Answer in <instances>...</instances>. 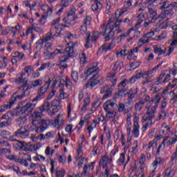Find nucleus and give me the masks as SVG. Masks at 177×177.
<instances>
[{"label": "nucleus", "instance_id": "f257e3e1", "mask_svg": "<svg viewBox=\"0 0 177 177\" xmlns=\"http://www.w3.org/2000/svg\"><path fill=\"white\" fill-rule=\"evenodd\" d=\"M160 100L161 95L158 93L149 102V107H147V113L142 118V122H147L145 125L142 127V132H146L147 127L153 124L152 120L156 117V113H157V109H158V104H160Z\"/></svg>", "mask_w": 177, "mask_h": 177}, {"label": "nucleus", "instance_id": "f03ea898", "mask_svg": "<svg viewBox=\"0 0 177 177\" xmlns=\"http://www.w3.org/2000/svg\"><path fill=\"white\" fill-rule=\"evenodd\" d=\"M43 113L44 111L39 107L35 109L34 113L32 115V125L33 127V131H35L36 133H42V132L46 129H48V127L50 125V120H41Z\"/></svg>", "mask_w": 177, "mask_h": 177}, {"label": "nucleus", "instance_id": "7ed1b4c3", "mask_svg": "<svg viewBox=\"0 0 177 177\" xmlns=\"http://www.w3.org/2000/svg\"><path fill=\"white\" fill-rule=\"evenodd\" d=\"M98 63L95 62L91 64H90L86 71L82 74V77L85 78V80H88L91 83H87V86H91V88H93L94 86H96L97 84L99 83V81L97 79L99 78V71H100V69H99Z\"/></svg>", "mask_w": 177, "mask_h": 177}, {"label": "nucleus", "instance_id": "20e7f679", "mask_svg": "<svg viewBox=\"0 0 177 177\" xmlns=\"http://www.w3.org/2000/svg\"><path fill=\"white\" fill-rule=\"evenodd\" d=\"M62 101L60 100H53L51 104L46 100L43 104L39 107L41 111H46L48 113V115H54L60 110V104Z\"/></svg>", "mask_w": 177, "mask_h": 177}, {"label": "nucleus", "instance_id": "39448f33", "mask_svg": "<svg viewBox=\"0 0 177 177\" xmlns=\"http://www.w3.org/2000/svg\"><path fill=\"white\" fill-rule=\"evenodd\" d=\"M42 85V80H36L33 82L28 83V81L25 82L21 86L19 87V91H21L22 93L19 94L20 97L23 99L25 96L30 95V89H35L38 86Z\"/></svg>", "mask_w": 177, "mask_h": 177}, {"label": "nucleus", "instance_id": "423d86ee", "mask_svg": "<svg viewBox=\"0 0 177 177\" xmlns=\"http://www.w3.org/2000/svg\"><path fill=\"white\" fill-rule=\"evenodd\" d=\"M57 82H59V77L57 76H54L52 80L49 79V80L44 86H42L37 90V96L40 97V99H44V97H45L46 92H48V89H49V86H50V84H52V88H55L57 84Z\"/></svg>", "mask_w": 177, "mask_h": 177}, {"label": "nucleus", "instance_id": "0eeeda50", "mask_svg": "<svg viewBox=\"0 0 177 177\" xmlns=\"http://www.w3.org/2000/svg\"><path fill=\"white\" fill-rule=\"evenodd\" d=\"M122 62L116 61L114 64L112 71L107 75L108 81H111L112 82L111 86H115V84H117V70L118 68L121 70L122 68Z\"/></svg>", "mask_w": 177, "mask_h": 177}, {"label": "nucleus", "instance_id": "6e6552de", "mask_svg": "<svg viewBox=\"0 0 177 177\" xmlns=\"http://www.w3.org/2000/svg\"><path fill=\"white\" fill-rule=\"evenodd\" d=\"M112 163L113 160L107 154L102 156L100 165H102V168H105L104 177H109V175H110V169L108 168L107 165H111Z\"/></svg>", "mask_w": 177, "mask_h": 177}, {"label": "nucleus", "instance_id": "1a4fd4ad", "mask_svg": "<svg viewBox=\"0 0 177 177\" xmlns=\"http://www.w3.org/2000/svg\"><path fill=\"white\" fill-rule=\"evenodd\" d=\"M17 99L19 100H21L22 99L20 97V94H19V92H15L13 93L12 96L11 97V99L8 104L3 105L0 107V113H3V111H6V110H9V109L12 108V106L17 102Z\"/></svg>", "mask_w": 177, "mask_h": 177}, {"label": "nucleus", "instance_id": "9d476101", "mask_svg": "<svg viewBox=\"0 0 177 177\" xmlns=\"http://www.w3.org/2000/svg\"><path fill=\"white\" fill-rule=\"evenodd\" d=\"M101 30L103 34L106 35L104 37L106 41H109V39H114V31H113V30L109 27V25L103 24L101 25Z\"/></svg>", "mask_w": 177, "mask_h": 177}, {"label": "nucleus", "instance_id": "9b49d317", "mask_svg": "<svg viewBox=\"0 0 177 177\" xmlns=\"http://www.w3.org/2000/svg\"><path fill=\"white\" fill-rule=\"evenodd\" d=\"M159 10H168L169 12H174V9L176 8V2H172L169 3V1H165L159 3L158 5Z\"/></svg>", "mask_w": 177, "mask_h": 177}, {"label": "nucleus", "instance_id": "f8f14e48", "mask_svg": "<svg viewBox=\"0 0 177 177\" xmlns=\"http://www.w3.org/2000/svg\"><path fill=\"white\" fill-rule=\"evenodd\" d=\"M35 104L27 102L16 112V115H21L26 113H32L34 109H35Z\"/></svg>", "mask_w": 177, "mask_h": 177}, {"label": "nucleus", "instance_id": "ddd939ff", "mask_svg": "<svg viewBox=\"0 0 177 177\" xmlns=\"http://www.w3.org/2000/svg\"><path fill=\"white\" fill-rule=\"evenodd\" d=\"M64 113L60 112L52 123L53 127L58 129H62L64 125Z\"/></svg>", "mask_w": 177, "mask_h": 177}, {"label": "nucleus", "instance_id": "4468645a", "mask_svg": "<svg viewBox=\"0 0 177 177\" xmlns=\"http://www.w3.org/2000/svg\"><path fill=\"white\" fill-rule=\"evenodd\" d=\"M147 102H151L149 95H146L144 98H140L138 102H136L134 105V110L136 111H142L143 107H145V105L146 103H147Z\"/></svg>", "mask_w": 177, "mask_h": 177}, {"label": "nucleus", "instance_id": "2eb2a0df", "mask_svg": "<svg viewBox=\"0 0 177 177\" xmlns=\"http://www.w3.org/2000/svg\"><path fill=\"white\" fill-rule=\"evenodd\" d=\"M142 147L146 153L147 158L150 160V158H151V153H150V152L154 150V147H157V143L155 140H151L147 144L145 145Z\"/></svg>", "mask_w": 177, "mask_h": 177}, {"label": "nucleus", "instance_id": "dca6fc26", "mask_svg": "<svg viewBox=\"0 0 177 177\" xmlns=\"http://www.w3.org/2000/svg\"><path fill=\"white\" fill-rule=\"evenodd\" d=\"M140 128V125H139V117L135 115L133 118V130L131 131L134 138H139L140 135V132L139 131Z\"/></svg>", "mask_w": 177, "mask_h": 177}, {"label": "nucleus", "instance_id": "f3484780", "mask_svg": "<svg viewBox=\"0 0 177 177\" xmlns=\"http://www.w3.org/2000/svg\"><path fill=\"white\" fill-rule=\"evenodd\" d=\"M62 27H71V25H69V24L65 23L64 24H61L56 25L55 26H53L50 28V30H53V32L55 35V37H60L62 35V31H63Z\"/></svg>", "mask_w": 177, "mask_h": 177}, {"label": "nucleus", "instance_id": "a211bd4d", "mask_svg": "<svg viewBox=\"0 0 177 177\" xmlns=\"http://www.w3.org/2000/svg\"><path fill=\"white\" fill-rule=\"evenodd\" d=\"M76 11L77 10L75 8H72L68 13L67 17L62 19V21H64V23H67V24L71 26V21H74V20L78 19V17L74 16V15H75Z\"/></svg>", "mask_w": 177, "mask_h": 177}, {"label": "nucleus", "instance_id": "6ab92c4d", "mask_svg": "<svg viewBox=\"0 0 177 177\" xmlns=\"http://www.w3.org/2000/svg\"><path fill=\"white\" fill-rule=\"evenodd\" d=\"M77 46V43H69L67 44L66 47L65 48V52L66 55L68 57H74V55H75V47Z\"/></svg>", "mask_w": 177, "mask_h": 177}, {"label": "nucleus", "instance_id": "aec40b11", "mask_svg": "<svg viewBox=\"0 0 177 177\" xmlns=\"http://www.w3.org/2000/svg\"><path fill=\"white\" fill-rule=\"evenodd\" d=\"M29 135L30 131L24 127H21L15 133V136H17V138H21V139H26V138H28Z\"/></svg>", "mask_w": 177, "mask_h": 177}, {"label": "nucleus", "instance_id": "412c9836", "mask_svg": "<svg viewBox=\"0 0 177 177\" xmlns=\"http://www.w3.org/2000/svg\"><path fill=\"white\" fill-rule=\"evenodd\" d=\"M171 80V75L169 74H164L161 73L157 81L154 82L155 85H162V84H165Z\"/></svg>", "mask_w": 177, "mask_h": 177}, {"label": "nucleus", "instance_id": "4be33fe9", "mask_svg": "<svg viewBox=\"0 0 177 177\" xmlns=\"http://www.w3.org/2000/svg\"><path fill=\"white\" fill-rule=\"evenodd\" d=\"M101 93H105L102 99H107L113 95V88L109 86V85H105L100 90Z\"/></svg>", "mask_w": 177, "mask_h": 177}, {"label": "nucleus", "instance_id": "5701e85b", "mask_svg": "<svg viewBox=\"0 0 177 177\" xmlns=\"http://www.w3.org/2000/svg\"><path fill=\"white\" fill-rule=\"evenodd\" d=\"M148 12L149 13V21H151V23H156L159 19L157 10H154L153 8H148Z\"/></svg>", "mask_w": 177, "mask_h": 177}, {"label": "nucleus", "instance_id": "b1692460", "mask_svg": "<svg viewBox=\"0 0 177 177\" xmlns=\"http://www.w3.org/2000/svg\"><path fill=\"white\" fill-rule=\"evenodd\" d=\"M117 104V101L115 100H109L104 103L103 108L106 113H109V111H111V109L110 107H114Z\"/></svg>", "mask_w": 177, "mask_h": 177}, {"label": "nucleus", "instance_id": "393cba45", "mask_svg": "<svg viewBox=\"0 0 177 177\" xmlns=\"http://www.w3.org/2000/svg\"><path fill=\"white\" fill-rule=\"evenodd\" d=\"M153 53L156 55H158V56H162V55H165L167 53V47L165 46H162L160 47L157 45H155L153 46Z\"/></svg>", "mask_w": 177, "mask_h": 177}, {"label": "nucleus", "instance_id": "a878e982", "mask_svg": "<svg viewBox=\"0 0 177 177\" xmlns=\"http://www.w3.org/2000/svg\"><path fill=\"white\" fill-rule=\"evenodd\" d=\"M91 104V97L88 95L84 96V103L83 106L81 108L80 113L81 114H84L86 110H88V107Z\"/></svg>", "mask_w": 177, "mask_h": 177}, {"label": "nucleus", "instance_id": "bb28decb", "mask_svg": "<svg viewBox=\"0 0 177 177\" xmlns=\"http://www.w3.org/2000/svg\"><path fill=\"white\" fill-rule=\"evenodd\" d=\"M165 159L161 157H156L155 160L151 163V167L153 168L152 170V174H154L156 172V170L157 169V167L158 165H161V164H164Z\"/></svg>", "mask_w": 177, "mask_h": 177}, {"label": "nucleus", "instance_id": "cd10ccee", "mask_svg": "<svg viewBox=\"0 0 177 177\" xmlns=\"http://www.w3.org/2000/svg\"><path fill=\"white\" fill-rule=\"evenodd\" d=\"M69 57H68V55H67L59 57V68L61 70H65L66 68H67V64H63V63H66V62L68 60Z\"/></svg>", "mask_w": 177, "mask_h": 177}, {"label": "nucleus", "instance_id": "c85d7f7f", "mask_svg": "<svg viewBox=\"0 0 177 177\" xmlns=\"http://www.w3.org/2000/svg\"><path fill=\"white\" fill-rule=\"evenodd\" d=\"M129 160H130V158H129V156H128L127 161L125 162V152H123L120 154V157H119L118 160H117V165L119 166H122L124 165V167H125V165H127V164H128V162H129Z\"/></svg>", "mask_w": 177, "mask_h": 177}, {"label": "nucleus", "instance_id": "c756f323", "mask_svg": "<svg viewBox=\"0 0 177 177\" xmlns=\"http://www.w3.org/2000/svg\"><path fill=\"white\" fill-rule=\"evenodd\" d=\"M145 13H141L139 14L138 16L137 17L138 19V22L136 24L135 26L133 27V30H139L140 27H142L141 24L143 23V20L145 17Z\"/></svg>", "mask_w": 177, "mask_h": 177}, {"label": "nucleus", "instance_id": "7c9ffc66", "mask_svg": "<svg viewBox=\"0 0 177 177\" xmlns=\"http://www.w3.org/2000/svg\"><path fill=\"white\" fill-rule=\"evenodd\" d=\"M138 92H139V88L136 87V88H130L129 90V96L127 98V100L131 102V101L133 99H135V96H136Z\"/></svg>", "mask_w": 177, "mask_h": 177}, {"label": "nucleus", "instance_id": "2f4dec72", "mask_svg": "<svg viewBox=\"0 0 177 177\" xmlns=\"http://www.w3.org/2000/svg\"><path fill=\"white\" fill-rule=\"evenodd\" d=\"M64 85L68 88H71V86L73 85V83L68 77H66V80L64 79H61L59 81V88H63Z\"/></svg>", "mask_w": 177, "mask_h": 177}, {"label": "nucleus", "instance_id": "473e14b6", "mask_svg": "<svg viewBox=\"0 0 177 177\" xmlns=\"http://www.w3.org/2000/svg\"><path fill=\"white\" fill-rule=\"evenodd\" d=\"M19 146L21 149H22V150H25V151H30V150H31V148L32 147L31 142H20L19 143Z\"/></svg>", "mask_w": 177, "mask_h": 177}, {"label": "nucleus", "instance_id": "72a5a7b5", "mask_svg": "<svg viewBox=\"0 0 177 177\" xmlns=\"http://www.w3.org/2000/svg\"><path fill=\"white\" fill-rule=\"evenodd\" d=\"M62 53H64V50L55 48L53 52L48 53L47 56L48 59H53V57H55L57 55H62Z\"/></svg>", "mask_w": 177, "mask_h": 177}, {"label": "nucleus", "instance_id": "f704fd0d", "mask_svg": "<svg viewBox=\"0 0 177 177\" xmlns=\"http://www.w3.org/2000/svg\"><path fill=\"white\" fill-rule=\"evenodd\" d=\"M26 81V73H19L16 78L15 79V84H24Z\"/></svg>", "mask_w": 177, "mask_h": 177}, {"label": "nucleus", "instance_id": "c9c22d12", "mask_svg": "<svg viewBox=\"0 0 177 177\" xmlns=\"http://www.w3.org/2000/svg\"><path fill=\"white\" fill-rule=\"evenodd\" d=\"M164 177H174L175 175V170L172 168V166H169L165 171H164Z\"/></svg>", "mask_w": 177, "mask_h": 177}, {"label": "nucleus", "instance_id": "e433bc0d", "mask_svg": "<svg viewBox=\"0 0 177 177\" xmlns=\"http://www.w3.org/2000/svg\"><path fill=\"white\" fill-rule=\"evenodd\" d=\"M117 114H118V112L112 110L106 112L105 117L107 120L113 118V122H115V117H117Z\"/></svg>", "mask_w": 177, "mask_h": 177}, {"label": "nucleus", "instance_id": "4c0bfd02", "mask_svg": "<svg viewBox=\"0 0 177 177\" xmlns=\"http://www.w3.org/2000/svg\"><path fill=\"white\" fill-rule=\"evenodd\" d=\"M95 164H96V162H92L91 165H85L83 167V171H82V175H86V172H88V168L89 171H93L95 169Z\"/></svg>", "mask_w": 177, "mask_h": 177}, {"label": "nucleus", "instance_id": "58836bf2", "mask_svg": "<svg viewBox=\"0 0 177 177\" xmlns=\"http://www.w3.org/2000/svg\"><path fill=\"white\" fill-rule=\"evenodd\" d=\"M55 41V33H53V30H50L46 36L43 38V41L45 42H48V41Z\"/></svg>", "mask_w": 177, "mask_h": 177}, {"label": "nucleus", "instance_id": "ea45409f", "mask_svg": "<svg viewBox=\"0 0 177 177\" xmlns=\"http://www.w3.org/2000/svg\"><path fill=\"white\" fill-rule=\"evenodd\" d=\"M102 8H103V3H94L91 5V10H93L94 13H97L99 10H102Z\"/></svg>", "mask_w": 177, "mask_h": 177}, {"label": "nucleus", "instance_id": "a19ab883", "mask_svg": "<svg viewBox=\"0 0 177 177\" xmlns=\"http://www.w3.org/2000/svg\"><path fill=\"white\" fill-rule=\"evenodd\" d=\"M90 119H91L90 114H87L84 117L82 118L79 122V125H80L81 128L84 127V124H86V125H88Z\"/></svg>", "mask_w": 177, "mask_h": 177}, {"label": "nucleus", "instance_id": "79ce46f5", "mask_svg": "<svg viewBox=\"0 0 177 177\" xmlns=\"http://www.w3.org/2000/svg\"><path fill=\"white\" fill-rule=\"evenodd\" d=\"M68 97V95L66 92H64V89H63V87H59V94L58 95V100L59 102H62V100H64V99H67Z\"/></svg>", "mask_w": 177, "mask_h": 177}, {"label": "nucleus", "instance_id": "37998d69", "mask_svg": "<svg viewBox=\"0 0 177 177\" xmlns=\"http://www.w3.org/2000/svg\"><path fill=\"white\" fill-rule=\"evenodd\" d=\"M174 11L165 10L162 11L160 15H158L159 19H162L165 20L167 16H174Z\"/></svg>", "mask_w": 177, "mask_h": 177}, {"label": "nucleus", "instance_id": "c03bdc74", "mask_svg": "<svg viewBox=\"0 0 177 177\" xmlns=\"http://www.w3.org/2000/svg\"><path fill=\"white\" fill-rule=\"evenodd\" d=\"M131 118H132V115H128L127 118V131L129 132V135H131V131H132V122L131 121Z\"/></svg>", "mask_w": 177, "mask_h": 177}, {"label": "nucleus", "instance_id": "a18cd8bd", "mask_svg": "<svg viewBox=\"0 0 177 177\" xmlns=\"http://www.w3.org/2000/svg\"><path fill=\"white\" fill-rule=\"evenodd\" d=\"M121 23H122V19H117L111 26H108L112 30H118L121 27Z\"/></svg>", "mask_w": 177, "mask_h": 177}, {"label": "nucleus", "instance_id": "49530a36", "mask_svg": "<svg viewBox=\"0 0 177 177\" xmlns=\"http://www.w3.org/2000/svg\"><path fill=\"white\" fill-rule=\"evenodd\" d=\"M135 30V29H133V28H131L129 30H127L126 32L122 33V35H119L118 39H120V41H124V39H125V38H127V37H129V34H131V32H132V30Z\"/></svg>", "mask_w": 177, "mask_h": 177}, {"label": "nucleus", "instance_id": "de8ad7c7", "mask_svg": "<svg viewBox=\"0 0 177 177\" xmlns=\"http://www.w3.org/2000/svg\"><path fill=\"white\" fill-rule=\"evenodd\" d=\"M44 44H45V42L44 41V39H39L36 42V48H35L36 50H37L38 52H41V50L44 47Z\"/></svg>", "mask_w": 177, "mask_h": 177}, {"label": "nucleus", "instance_id": "09e8293b", "mask_svg": "<svg viewBox=\"0 0 177 177\" xmlns=\"http://www.w3.org/2000/svg\"><path fill=\"white\" fill-rule=\"evenodd\" d=\"M118 113H123V114H127L128 111L125 108V104L122 103H120L118 106Z\"/></svg>", "mask_w": 177, "mask_h": 177}, {"label": "nucleus", "instance_id": "8fccbe9b", "mask_svg": "<svg viewBox=\"0 0 177 177\" xmlns=\"http://www.w3.org/2000/svg\"><path fill=\"white\" fill-rule=\"evenodd\" d=\"M150 41H151V37L146 35L139 39L140 44H149Z\"/></svg>", "mask_w": 177, "mask_h": 177}, {"label": "nucleus", "instance_id": "3c124183", "mask_svg": "<svg viewBox=\"0 0 177 177\" xmlns=\"http://www.w3.org/2000/svg\"><path fill=\"white\" fill-rule=\"evenodd\" d=\"M137 79L140 80V78H146L145 75V71L142 70H138L136 71V75Z\"/></svg>", "mask_w": 177, "mask_h": 177}, {"label": "nucleus", "instance_id": "603ef678", "mask_svg": "<svg viewBox=\"0 0 177 177\" xmlns=\"http://www.w3.org/2000/svg\"><path fill=\"white\" fill-rule=\"evenodd\" d=\"M12 57H17L19 60L24 59V53L16 51L12 54Z\"/></svg>", "mask_w": 177, "mask_h": 177}, {"label": "nucleus", "instance_id": "864d4df0", "mask_svg": "<svg viewBox=\"0 0 177 177\" xmlns=\"http://www.w3.org/2000/svg\"><path fill=\"white\" fill-rule=\"evenodd\" d=\"M138 147H139V142L136 140L132 145V153H133V154L138 153Z\"/></svg>", "mask_w": 177, "mask_h": 177}, {"label": "nucleus", "instance_id": "5fc2aeb1", "mask_svg": "<svg viewBox=\"0 0 177 177\" xmlns=\"http://www.w3.org/2000/svg\"><path fill=\"white\" fill-rule=\"evenodd\" d=\"M0 136L4 139H8L10 136V133L6 130H0Z\"/></svg>", "mask_w": 177, "mask_h": 177}, {"label": "nucleus", "instance_id": "6e6d98bb", "mask_svg": "<svg viewBox=\"0 0 177 177\" xmlns=\"http://www.w3.org/2000/svg\"><path fill=\"white\" fill-rule=\"evenodd\" d=\"M157 0H147L145 1V6H147V8H153L154 6V3H156V1Z\"/></svg>", "mask_w": 177, "mask_h": 177}, {"label": "nucleus", "instance_id": "4d7b16f0", "mask_svg": "<svg viewBox=\"0 0 177 177\" xmlns=\"http://www.w3.org/2000/svg\"><path fill=\"white\" fill-rule=\"evenodd\" d=\"M172 41L170 44L171 46H176L177 45V32H174L172 37Z\"/></svg>", "mask_w": 177, "mask_h": 177}, {"label": "nucleus", "instance_id": "13d9d810", "mask_svg": "<svg viewBox=\"0 0 177 177\" xmlns=\"http://www.w3.org/2000/svg\"><path fill=\"white\" fill-rule=\"evenodd\" d=\"M91 20H92L91 16H86L83 20V26H86V27L91 26Z\"/></svg>", "mask_w": 177, "mask_h": 177}, {"label": "nucleus", "instance_id": "bf43d9fd", "mask_svg": "<svg viewBox=\"0 0 177 177\" xmlns=\"http://www.w3.org/2000/svg\"><path fill=\"white\" fill-rule=\"evenodd\" d=\"M80 32L82 35H85V34H88V28L85 25H82L80 28Z\"/></svg>", "mask_w": 177, "mask_h": 177}, {"label": "nucleus", "instance_id": "052dcab7", "mask_svg": "<svg viewBox=\"0 0 177 177\" xmlns=\"http://www.w3.org/2000/svg\"><path fill=\"white\" fill-rule=\"evenodd\" d=\"M44 50L46 53H49V52H52V43L48 42L44 46Z\"/></svg>", "mask_w": 177, "mask_h": 177}, {"label": "nucleus", "instance_id": "680f3d73", "mask_svg": "<svg viewBox=\"0 0 177 177\" xmlns=\"http://www.w3.org/2000/svg\"><path fill=\"white\" fill-rule=\"evenodd\" d=\"M6 158H7V160H10V161H15V162L19 161V158H17V156L15 155L6 156Z\"/></svg>", "mask_w": 177, "mask_h": 177}, {"label": "nucleus", "instance_id": "e2e57ef3", "mask_svg": "<svg viewBox=\"0 0 177 177\" xmlns=\"http://www.w3.org/2000/svg\"><path fill=\"white\" fill-rule=\"evenodd\" d=\"M118 153V147H115L109 153V157L113 160V157Z\"/></svg>", "mask_w": 177, "mask_h": 177}, {"label": "nucleus", "instance_id": "0e129e2a", "mask_svg": "<svg viewBox=\"0 0 177 177\" xmlns=\"http://www.w3.org/2000/svg\"><path fill=\"white\" fill-rule=\"evenodd\" d=\"M167 38V33L162 32L160 35L156 37V41H162V39H165Z\"/></svg>", "mask_w": 177, "mask_h": 177}, {"label": "nucleus", "instance_id": "69168bd1", "mask_svg": "<svg viewBox=\"0 0 177 177\" xmlns=\"http://www.w3.org/2000/svg\"><path fill=\"white\" fill-rule=\"evenodd\" d=\"M73 124H68L65 128L66 132H67L69 135H71V133L74 132V130H73Z\"/></svg>", "mask_w": 177, "mask_h": 177}, {"label": "nucleus", "instance_id": "338daca9", "mask_svg": "<svg viewBox=\"0 0 177 177\" xmlns=\"http://www.w3.org/2000/svg\"><path fill=\"white\" fill-rule=\"evenodd\" d=\"M71 77L74 82L77 83V81H78V72L73 71L71 73Z\"/></svg>", "mask_w": 177, "mask_h": 177}, {"label": "nucleus", "instance_id": "774afa93", "mask_svg": "<svg viewBox=\"0 0 177 177\" xmlns=\"http://www.w3.org/2000/svg\"><path fill=\"white\" fill-rule=\"evenodd\" d=\"M146 157L147 156L145 153H141L139 164H146Z\"/></svg>", "mask_w": 177, "mask_h": 177}]
</instances>
